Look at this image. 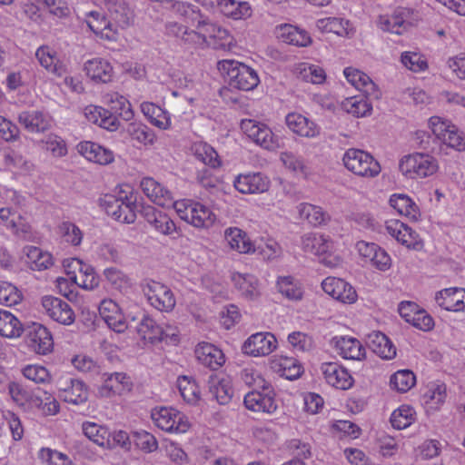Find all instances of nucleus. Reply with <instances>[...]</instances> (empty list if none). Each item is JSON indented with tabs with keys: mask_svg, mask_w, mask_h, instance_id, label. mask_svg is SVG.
I'll return each instance as SVG.
<instances>
[{
	"mask_svg": "<svg viewBox=\"0 0 465 465\" xmlns=\"http://www.w3.org/2000/svg\"><path fill=\"white\" fill-rule=\"evenodd\" d=\"M220 73L227 77L231 87L250 91L260 83L257 72L252 67L235 60H222L217 64Z\"/></svg>",
	"mask_w": 465,
	"mask_h": 465,
	"instance_id": "1",
	"label": "nucleus"
},
{
	"mask_svg": "<svg viewBox=\"0 0 465 465\" xmlns=\"http://www.w3.org/2000/svg\"><path fill=\"white\" fill-rule=\"evenodd\" d=\"M399 169L407 179L418 180L436 173L439 163L428 153H415L403 156L399 163Z\"/></svg>",
	"mask_w": 465,
	"mask_h": 465,
	"instance_id": "2",
	"label": "nucleus"
},
{
	"mask_svg": "<svg viewBox=\"0 0 465 465\" xmlns=\"http://www.w3.org/2000/svg\"><path fill=\"white\" fill-rule=\"evenodd\" d=\"M342 162L348 171L358 176L373 178L381 173L380 163L373 156L360 149H348L343 154Z\"/></svg>",
	"mask_w": 465,
	"mask_h": 465,
	"instance_id": "3",
	"label": "nucleus"
},
{
	"mask_svg": "<svg viewBox=\"0 0 465 465\" xmlns=\"http://www.w3.org/2000/svg\"><path fill=\"white\" fill-rule=\"evenodd\" d=\"M241 130L255 144L268 151H276L281 147V139L269 126L254 119H243Z\"/></svg>",
	"mask_w": 465,
	"mask_h": 465,
	"instance_id": "4",
	"label": "nucleus"
},
{
	"mask_svg": "<svg viewBox=\"0 0 465 465\" xmlns=\"http://www.w3.org/2000/svg\"><path fill=\"white\" fill-rule=\"evenodd\" d=\"M151 417L158 428L167 432L184 433L191 427L188 418L172 407L154 408Z\"/></svg>",
	"mask_w": 465,
	"mask_h": 465,
	"instance_id": "5",
	"label": "nucleus"
},
{
	"mask_svg": "<svg viewBox=\"0 0 465 465\" xmlns=\"http://www.w3.org/2000/svg\"><path fill=\"white\" fill-rule=\"evenodd\" d=\"M195 25L203 47L207 45L224 47L231 43L228 30L213 23L208 17L200 15Z\"/></svg>",
	"mask_w": 465,
	"mask_h": 465,
	"instance_id": "6",
	"label": "nucleus"
},
{
	"mask_svg": "<svg viewBox=\"0 0 465 465\" xmlns=\"http://www.w3.org/2000/svg\"><path fill=\"white\" fill-rule=\"evenodd\" d=\"M262 391L253 390L243 398L245 408L253 412L272 414L278 409L275 392L271 385L261 388Z\"/></svg>",
	"mask_w": 465,
	"mask_h": 465,
	"instance_id": "7",
	"label": "nucleus"
},
{
	"mask_svg": "<svg viewBox=\"0 0 465 465\" xmlns=\"http://www.w3.org/2000/svg\"><path fill=\"white\" fill-rule=\"evenodd\" d=\"M43 312L52 321L64 325H72L75 322V313L65 301L52 295H45L41 301Z\"/></svg>",
	"mask_w": 465,
	"mask_h": 465,
	"instance_id": "8",
	"label": "nucleus"
},
{
	"mask_svg": "<svg viewBox=\"0 0 465 465\" xmlns=\"http://www.w3.org/2000/svg\"><path fill=\"white\" fill-rule=\"evenodd\" d=\"M174 208L179 217L197 228L213 224L216 216L208 205H167Z\"/></svg>",
	"mask_w": 465,
	"mask_h": 465,
	"instance_id": "9",
	"label": "nucleus"
},
{
	"mask_svg": "<svg viewBox=\"0 0 465 465\" xmlns=\"http://www.w3.org/2000/svg\"><path fill=\"white\" fill-rule=\"evenodd\" d=\"M83 21L88 28L100 39L109 42L118 40L120 34L118 28L98 10H92L84 14Z\"/></svg>",
	"mask_w": 465,
	"mask_h": 465,
	"instance_id": "10",
	"label": "nucleus"
},
{
	"mask_svg": "<svg viewBox=\"0 0 465 465\" xmlns=\"http://www.w3.org/2000/svg\"><path fill=\"white\" fill-rule=\"evenodd\" d=\"M413 15V9L400 6L391 15H380L377 20V25L384 32L401 35L411 25Z\"/></svg>",
	"mask_w": 465,
	"mask_h": 465,
	"instance_id": "11",
	"label": "nucleus"
},
{
	"mask_svg": "<svg viewBox=\"0 0 465 465\" xmlns=\"http://www.w3.org/2000/svg\"><path fill=\"white\" fill-rule=\"evenodd\" d=\"M277 345V339L272 332L261 331L252 334L245 340L242 351L252 357H264L271 354Z\"/></svg>",
	"mask_w": 465,
	"mask_h": 465,
	"instance_id": "12",
	"label": "nucleus"
},
{
	"mask_svg": "<svg viewBox=\"0 0 465 465\" xmlns=\"http://www.w3.org/2000/svg\"><path fill=\"white\" fill-rule=\"evenodd\" d=\"M143 292L150 304L161 312L172 311L175 304V297L171 289L155 281L149 282L143 288Z\"/></svg>",
	"mask_w": 465,
	"mask_h": 465,
	"instance_id": "13",
	"label": "nucleus"
},
{
	"mask_svg": "<svg viewBox=\"0 0 465 465\" xmlns=\"http://www.w3.org/2000/svg\"><path fill=\"white\" fill-rule=\"evenodd\" d=\"M17 122L31 134H43L54 124V119L48 112L37 109L21 111Z\"/></svg>",
	"mask_w": 465,
	"mask_h": 465,
	"instance_id": "14",
	"label": "nucleus"
},
{
	"mask_svg": "<svg viewBox=\"0 0 465 465\" xmlns=\"http://www.w3.org/2000/svg\"><path fill=\"white\" fill-rule=\"evenodd\" d=\"M321 371L326 382L339 390H348L354 382L347 369L337 362H323Z\"/></svg>",
	"mask_w": 465,
	"mask_h": 465,
	"instance_id": "15",
	"label": "nucleus"
},
{
	"mask_svg": "<svg viewBox=\"0 0 465 465\" xmlns=\"http://www.w3.org/2000/svg\"><path fill=\"white\" fill-rule=\"evenodd\" d=\"M98 310L103 320L114 331L121 333L129 327L119 305L112 299H104Z\"/></svg>",
	"mask_w": 465,
	"mask_h": 465,
	"instance_id": "16",
	"label": "nucleus"
},
{
	"mask_svg": "<svg viewBox=\"0 0 465 465\" xmlns=\"http://www.w3.org/2000/svg\"><path fill=\"white\" fill-rule=\"evenodd\" d=\"M322 290L333 299L344 303H352L357 299L354 288L342 279L327 277L322 282Z\"/></svg>",
	"mask_w": 465,
	"mask_h": 465,
	"instance_id": "17",
	"label": "nucleus"
},
{
	"mask_svg": "<svg viewBox=\"0 0 465 465\" xmlns=\"http://www.w3.org/2000/svg\"><path fill=\"white\" fill-rule=\"evenodd\" d=\"M287 127L293 134L304 138H316L321 127L312 119L299 113H290L285 117Z\"/></svg>",
	"mask_w": 465,
	"mask_h": 465,
	"instance_id": "18",
	"label": "nucleus"
},
{
	"mask_svg": "<svg viewBox=\"0 0 465 465\" xmlns=\"http://www.w3.org/2000/svg\"><path fill=\"white\" fill-rule=\"evenodd\" d=\"M331 345L343 359L361 361L365 357V348L356 338L335 336L331 340Z\"/></svg>",
	"mask_w": 465,
	"mask_h": 465,
	"instance_id": "19",
	"label": "nucleus"
},
{
	"mask_svg": "<svg viewBox=\"0 0 465 465\" xmlns=\"http://www.w3.org/2000/svg\"><path fill=\"white\" fill-rule=\"evenodd\" d=\"M386 229L390 235L407 248L421 249L422 242L419 234L405 223L398 220H391L387 223Z\"/></svg>",
	"mask_w": 465,
	"mask_h": 465,
	"instance_id": "20",
	"label": "nucleus"
},
{
	"mask_svg": "<svg viewBox=\"0 0 465 465\" xmlns=\"http://www.w3.org/2000/svg\"><path fill=\"white\" fill-rule=\"evenodd\" d=\"M26 342L35 352L45 355L53 349L54 341L50 331L40 323H34L26 335Z\"/></svg>",
	"mask_w": 465,
	"mask_h": 465,
	"instance_id": "21",
	"label": "nucleus"
},
{
	"mask_svg": "<svg viewBox=\"0 0 465 465\" xmlns=\"http://www.w3.org/2000/svg\"><path fill=\"white\" fill-rule=\"evenodd\" d=\"M60 397L68 403L79 405L87 401L88 392L84 383L73 378L59 381Z\"/></svg>",
	"mask_w": 465,
	"mask_h": 465,
	"instance_id": "22",
	"label": "nucleus"
},
{
	"mask_svg": "<svg viewBox=\"0 0 465 465\" xmlns=\"http://www.w3.org/2000/svg\"><path fill=\"white\" fill-rule=\"evenodd\" d=\"M223 238L230 250L240 254H252L256 252L254 242L244 231L238 227L226 228Z\"/></svg>",
	"mask_w": 465,
	"mask_h": 465,
	"instance_id": "23",
	"label": "nucleus"
},
{
	"mask_svg": "<svg viewBox=\"0 0 465 465\" xmlns=\"http://www.w3.org/2000/svg\"><path fill=\"white\" fill-rule=\"evenodd\" d=\"M343 74L348 83L363 93L365 96L379 97L380 92L376 84L366 73L354 67H346L343 70Z\"/></svg>",
	"mask_w": 465,
	"mask_h": 465,
	"instance_id": "24",
	"label": "nucleus"
},
{
	"mask_svg": "<svg viewBox=\"0 0 465 465\" xmlns=\"http://www.w3.org/2000/svg\"><path fill=\"white\" fill-rule=\"evenodd\" d=\"M76 148L78 153L89 162L106 165L114 161V154L113 151L94 142H81L77 144Z\"/></svg>",
	"mask_w": 465,
	"mask_h": 465,
	"instance_id": "25",
	"label": "nucleus"
},
{
	"mask_svg": "<svg viewBox=\"0 0 465 465\" xmlns=\"http://www.w3.org/2000/svg\"><path fill=\"white\" fill-rule=\"evenodd\" d=\"M437 304L450 312L465 311V289L446 288L438 292L435 295Z\"/></svg>",
	"mask_w": 465,
	"mask_h": 465,
	"instance_id": "26",
	"label": "nucleus"
},
{
	"mask_svg": "<svg viewBox=\"0 0 465 465\" xmlns=\"http://www.w3.org/2000/svg\"><path fill=\"white\" fill-rule=\"evenodd\" d=\"M234 187L242 193H260L269 188V180L261 173L238 175L234 182Z\"/></svg>",
	"mask_w": 465,
	"mask_h": 465,
	"instance_id": "27",
	"label": "nucleus"
},
{
	"mask_svg": "<svg viewBox=\"0 0 465 465\" xmlns=\"http://www.w3.org/2000/svg\"><path fill=\"white\" fill-rule=\"evenodd\" d=\"M194 353L197 361L211 370L219 369L225 361L223 351L208 342H200L196 346Z\"/></svg>",
	"mask_w": 465,
	"mask_h": 465,
	"instance_id": "28",
	"label": "nucleus"
},
{
	"mask_svg": "<svg viewBox=\"0 0 465 465\" xmlns=\"http://www.w3.org/2000/svg\"><path fill=\"white\" fill-rule=\"evenodd\" d=\"M84 70L86 75L95 83H108L114 75V69L111 63L101 57L87 60L84 63Z\"/></svg>",
	"mask_w": 465,
	"mask_h": 465,
	"instance_id": "29",
	"label": "nucleus"
},
{
	"mask_svg": "<svg viewBox=\"0 0 465 465\" xmlns=\"http://www.w3.org/2000/svg\"><path fill=\"white\" fill-rule=\"evenodd\" d=\"M209 393L219 404H228L233 396L232 381L226 376L212 375L208 381Z\"/></svg>",
	"mask_w": 465,
	"mask_h": 465,
	"instance_id": "30",
	"label": "nucleus"
},
{
	"mask_svg": "<svg viewBox=\"0 0 465 465\" xmlns=\"http://www.w3.org/2000/svg\"><path fill=\"white\" fill-rule=\"evenodd\" d=\"M104 376V384L99 389V393L102 396L109 397L114 394H122L132 389L131 378L124 372H114Z\"/></svg>",
	"mask_w": 465,
	"mask_h": 465,
	"instance_id": "31",
	"label": "nucleus"
},
{
	"mask_svg": "<svg viewBox=\"0 0 465 465\" xmlns=\"http://www.w3.org/2000/svg\"><path fill=\"white\" fill-rule=\"evenodd\" d=\"M232 282L239 293L247 300H254L261 294L258 279L250 273L232 272Z\"/></svg>",
	"mask_w": 465,
	"mask_h": 465,
	"instance_id": "32",
	"label": "nucleus"
},
{
	"mask_svg": "<svg viewBox=\"0 0 465 465\" xmlns=\"http://www.w3.org/2000/svg\"><path fill=\"white\" fill-rule=\"evenodd\" d=\"M301 245L303 252L318 256L331 252L333 247L332 241L329 236L315 232L302 235Z\"/></svg>",
	"mask_w": 465,
	"mask_h": 465,
	"instance_id": "33",
	"label": "nucleus"
},
{
	"mask_svg": "<svg viewBox=\"0 0 465 465\" xmlns=\"http://www.w3.org/2000/svg\"><path fill=\"white\" fill-rule=\"evenodd\" d=\"M136 331L142 339L150 342L161 341L170 335L152 317L144 313H142Z\"/></svg>",
	"mask_w": 465,
	"mask_h": 465,
	"instance_id": "34",
	"label": "nucleus"
},
{
	"mask_svg": "<svg viewBox=\"0 0 465 465\" xmlns=\"http://www.w3.org/2000/svg\"><path fill=\"white\" fill-rule=\"evenodd\" d=\"M105 8L107 9L109 21L114 27L124 29L131 23V12L124 0H106ZM120 34V32H118Z\"/></svg>",
	"mask_w": 465,
	"mask_h": 465,
	"instance_id": "35",
	"label": "nucleus"
},
{
	"mask_svg": "<svg viewBox=\"0 0 465 465\" xmlns=\"http://www.w3.org/2000/svg\"><path fill=\"white\" fill-rule=\"evenodd\" d=\"M276 35L282 42L297 46H307L312 42L306 31L288 24L277 26Z\"/></svg>",
	"mask_w": 465,
	"mask_h": 465,
	"instance_id": "36",
	"label": "nucleus"
},
{
	"mask_svg": "<svg viewBox=\"0 0 465 465\" xmlns=\"http://www.w3.org/2000/svg\"><path fill=\"white\" fill-rule=\"evenodd\" d=\"M3 163L8 171L20 175L29 174L35 168L30 160L21 153L11 149L5 151Z\"/></svg>",
	"mask_w": 465,
	"mask_h": 465,
	"instance_id": "37",
	"label": "nucleus"
},
{
	"mask_svg": "<svg viewBox=\"0 0 465 465\" xmlns=\"http://www.w3.org/2000/svg\"><path fill=\"white\" fill-rule=\"evenodd\" d=\"M143 114L147 120L160 130L171 128L172 120L170 114L153 103L143 102L140 105Z\"/></svg>",
	"mask_w": 465,
	"mask_h": 465,
	"instance_id": "38",
	"label": "nucleus"
},
{
	"mask_svg": "<svg viewBox=\"0 0 465 465\" xmlns=\"http://www.w3.org/2000/svg\"><path fill=\"white\" fill-rule=\"evenodd\" d=\"M140 186L146 197L154 203L173 201L172 193L152 177L143 178Z\"/></svg>",
	"mask_w": 465,
	"mask_h": 465,
	"instance_id": "39",
	"label": "nucleus"
},
{
	"mask_svg": "<svg viewBox=\"0 0 465 465\" xmlns=\"http://www.w3.org/2000/svg\"><path fill=\"white\" fill-rule=\"evenodd\" d=\"M368 344L371 351L381 359L391 360L396 356L394 344L381 331H373L369 334Z\"/></svg>",
	"mask_w": 465,
	"mask_h": 465,
	"instance_id": "40",
	"label": "nucleus"
},
{
	"mask_svg": "<svg viewBox=\"0 0 465 465\" xmlns=\"http://www.w3.org/2000/svg\"><path fill=\"white\" fill-rule=\"evenodd\" d=\"M35 56L40 64L48 72L60 77L66 74V68L63 64L59 63V60L56 56V52L51 49L49 46H40L36 50Z\"/></svg>",
	"mask_w": 465,
	"mask_h": 465,
	"instance_id": "41",
	"label": "nucleus"
},
{
	"mask_svg": "<svg viewBox=\"0 0 465 465\" xmlns=\"http://www.w3.org/2000/svg\"><path fill=\"white\" fill-rule=\"evenodd\" d=\"M217 6L222 14L234 20L246 19L252 15V8L247 2L218 0Z\"/></svg>",
	"mask_w": 465,
	"mask_h": 465,
	"instance_id": "42",
	"label": "nucleus"
},
{
	"mask_svg": "<svg viewBox=\"0 0 465 465\" xmlns=\"http://www.w3.org/2000/svg\"><path fill=\"white\" fill-rule=\"evenodd\" d=\"M84 434L93 442L105 449H111V433L109 430L98 423L85 421L82 425Z\"/></svg>",
	"mask_w": 465,
	"mask_h": 465,
	"instance_id": "43",
	"label": "nucleus"
},
{
	"mask_svg": "<svg viewBox=\"0 0 465 465\" xmlns=\"http://www.w3.org/2000/svg\"><path fill=\"white\" fill-rule=\"evenodd\" d=\"M294 73L302 80L313 84H321L326 79V74L322 67L309 63L295 64Z\"/></svg>",
	"mask_w": 465,
	"mask_h": 465,
	"instance_id": "44",
	"label": "nucleus"
},
{
	"mask_svg": "<svg viewBox=\"0 0 465 465\" xmlns=\"http://www.w3.org/2000/svg\"><path fill=\"white\" fill-rule=\"evenodd\" d=\"M272 369L287 380H295L302 372V367L292 357H280L272 361Z\"/></svg>",
	"mask_w": 465,
	"mask_h": 465,
	"instance_id": "45",
	"label": "nucleus"
},
{
	"mask_svg": "<svg viewBox=\"0 0 465 465\" xmlns=\"http://www.w3.org/2000/svg\"><path fill=\"white\" fill-rule=\"evenodd\" d=\"M191 151L195 158L204 164L212 168L221 166L219 155L210 144L204 142H195L192 144Z\"/></svg>",
	"mask_w": 465,
	"mask_h": 465,
	"instance_id": "46",
	"label": "nucleus"
},
{
	"mask_svg": "<svg viewBox=\"0 0 465 465\" xmlns=\"http://www.w3.org/2000/svg\"><path fill=\"white\" fill-rule=\"evenodd\" d=\"M317 28L323 33H333L340 36H347L352 31L348 20L338 17H325L317 20Z\"/></svg>",
	"mask_w": 465,
	"mask_h": 465,
	"instance_id": "47",
	"label": "nucleus"
},
{
	"mask_svg": "<svg viewBox=\"0 0 465 465\" xmlns=\"http://www.w3.org/2000/svg\"><path fill=\"white\" fill-rule=\"evenodd\" d=\"M23 326L20 321L10 312L0 310V335L9 339L21 336Z\"/></svg>",
	"mask_w": 465,
	"mask_h": 465,
	"instance_id": "48",
	"label": "nucleus"
},
{
	"mask_svg": "<svg viewBox=\"0 0 465 465\" xmlns=\"http://www.w3.org/2000/svg\"><path fill=\"white\" fill-rule=\"evenodd\" d=\"M279 292L291 301H300L303 296V288L301 282L292 276H281L277 279Z\"/></svg>",
	"mask_w": 465,
	"mask_h": 465,
	"instance_id": "49",
	"label": "nucleus"
},
{
	"mask_svg": "<svg viewBox=\"0 0 465 465\" xmlns=\"http://www.w3.org/2000/svg\"><path fill=\"white\" fill-rule=\"evenodd\" d=\"M341 108L355 117H364L371 114V105L365 96L347 97L341 102Z\"/></svg>",
	"mask_w": 465,
	"mask_h": 465,
	"instance_id": "50",
	"label": "nucleus"
},
{
	"mask_svg": "<svg viewBox=\"0 0 465 465\" xmlns=\"http://www.w3.org/2000/svg\"><path fill=\"white\" fill-rule=\"evenodd\" d=\"M0 219L15 232L27 231V225L18 211V205L2 207L0 209Z\"/></svg>",
	"mask_w": 465,
	"mask_h": 465,
	"instance_id": "51",
	"label": "nucleus"
},
{
	"mask_svg": "<svg viewBox=\"0 0 465 465\" xmlns=\"http://www.w3.org/2000/svg\"><path fill=\"white\" fill-rule=\"evenodd\" d=\"M177 387L184 401L195 404L200 400L201 391L193 378L189 376L179 377Z\"/></svg>",
	"mask_w": 465,
	"mask_h": 465,
	"instance_id": "52",
	"label": "nucleus"
},
{
	"mask_svg": "<svg viewBox=\"0 0 465 465\" xmlns=\"http://www.w3.org/2000/svg\"><path fill=\"white\" fill-rule=\"evenodd\" d=\"M129 136L143 145H153L156 141L153 131L141 123H131L127 127Z\"/></svg>",
	"mask_w": 465,
	"mask_h": 465,
	"instance_id": "53",
	"label": "nucleus"
},
{
	"mask_svg": "<svg viewBox=\"0 0 465 465\" xmlns=\"http://www.w3.org/2000/svg\"><path fill=\"white\" fill-rule=\"evenodd\" d=\"M41 143H43V148L49 152L54 158L64 157L68 153L66 142L55 134L46 135Z\"/></svg>",
	"mask_w": 465,
	"mask_h": 465,
	"instance_id": "54",
	"label": "nucleus"
},
{
	"mask_svg": "<svg viewBox=\"0 0 465 465\" xmlns=\"http://www.w3.org/2000/svg\"><path fill=\"white\" fill-rule=\"evenodd\" d=\"M415 420V411L409 405H401L391 415V423L393 428L403 430L409 427Z\"/></svg>",
	"mask_w": 465,
	"mask_h": 465,
	"instance_id": "55",
	"label": "nucleus"
},
{
	"mask_svg": "<svg viewBox=\"0 0 465 465\" xmlns=\"http://www.w3.org/2000/svg\"><path fill=\"white\" fill-rule=\"evenodd\" d=\"M302 217L306 219L312 226H321L330 221V215L323 211L321 205H303L300 211Z\"/></svg>",
	"mask_w": 465,
	"mask_h": 465,
	"instance_id": "56",
	"label": "nucleus"
},
{
	"mask_svg": "<svg viewBox=\"0 0 465 465\" xmlns=\"http://www.w3.org/2000/svg\"><path fill=\"white\" fill-rule=\"evenodd\" d=\"M105 213L117 222L132 223L136 218L134 205H104Z\"/></svg>",
	"mask_w": 465,
	"mask_h": 465,
	"instance_id": "57",
	"label": "nucleus"
},
{
	"mask_svg": "<svg viewBox=\"0 0 465 465\" xmlns=\"http://www.w3.org/2000/svg\"><path fill=\"white\" fill-rule=\"evenodd\" d=\"M416 382L415 375L409 370L395 372L390 380L391 387L400 392H407Z\"/></svg>",
	"mask_w": 465,
	"mask_h": 465,
	"instance_id": "58",
	"label": "nucleus"
},
{
	"mask_svg": "<svg viewBox=\"0 0 465 465\" xmlns=\"http://www.w3.org/2000/svg\"><path fill=\"white\" fill-rule=\"evenodd\" d=\"M447 396L446 385L442 382L430 383L424 393L425 402L431 408H439Z\"/></svg>",
	"mask_w": 465,
	"mask_h": 465,
	"instance_id": "59",
	"label": "nucleus"
},
{
	"mask_svg": "<svg viewBox=\"0 0 465 465\" xmlns=\"http://www.w3.org/2000/svg\"><path fill=\"white\" fill-rule=\"evenodd\" d=\"M104 275L108 283L115 290L124 292L131 287L130 278L115 267L106 268L104 271Z\"/></svg>",
	"mask_w": 465,
	"mask_h": 465,
	"instance_id": "60",
	"label": "nucleus"
},
{
	"mask_svg": "<svg viewBox=\"0 0 465 465\" xmlns=\"http://www.w3.org/2000/svg\"><path fill=\"white\" fill-rule=\"evenodd\" d=\"M25 252L28 262L32 263L35 269L45 270L53 264L52 255L37 247L29 246L25 249Z\"/></svg>",
	"mask_w": 465,
	"mask_h": 465,
	"instance_id": "61",
	"label": "nucleus"
},
{
	"mask_svg": "<svg viewBox=\"0 0 465 465\" xmlns=\"http://www.w3.org/2000/svg\"><path fill=\"white\" fill-rule=\"evenodd\" d=\"M134 187L129 183H121L115 186L112 193L109 195L110 200H106L105 203H111L112 199L121 203H136L137 196Z\"/></svg>",
	"mask_w": 465,
	"mask_h": 465,
	"instance_id": "62",
	"label": "nucleus"
},
{
	"mask_svg": "<svg viewBox=\"0 0 465 465\" xmlns=\"http://www.w3.org/2000/svg\"><path fill=\"white\" fill-rule=\"evenodd\" d=\"M401 61L406 68L415 73L425 71L428 67L425 57L416 52L402 53Z\"/></svg>",
	"mask_w": 465,
	"mask_h": 465,
	"instance_id": "63",
	"label": "nucleus"
},
{
	"mask_svg": "<svg viewBox=\"0 0 465 465\" xmlns=\"http://www.w3.org/2000/svg\"><path fill=\"white\" fill-rule=\"evenodd\" d=\"M59 232L64 241L71 245L77 246L82 242L83 232L74 223H62L59 226Z\"/></svg>",
	"mask_w": 465,
	"mask_h": 465,
	"instance_id": "64",
	"label": "nucleus"
}]
</instances>
